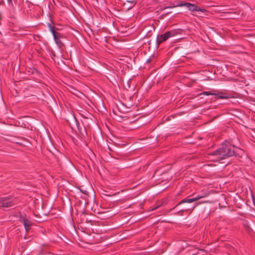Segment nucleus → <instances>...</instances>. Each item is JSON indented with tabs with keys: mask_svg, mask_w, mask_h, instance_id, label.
<instances>
[{
	"mask_svg": "<svg viewBox=\"0 0 255 255\" xmlns=\"http://www.w3.org/2000/svg\"><path fill=\"white\" fill-rule=\"evenodd\" d=\"M78 189L80 190V191H81L82 193H84V194H85V195H88V192L87 190H83L81 187H79V188H78Z\"/></svg>",
	"mask_w": 255,
	"mask_h": 255,
	"instance_id": "nucleus-12",
	"label": "nucleus"
},
{
	"mask_svg": "<svg viewBox=\"0 0 255 255\" xmlns=\"http://www.w3.org/2000/svg\"><path fill=\"white\" fill-rule=\"evenodd\" d=\"M158 207H156V208H153V209H152V210H155V209H156V208H158Z\"/></svg>",
	"mask_w": 255,
	"mask_h": 255,
	"instance_id": "nucleus-15",
	"label": "nucleus"
},
{
	"mask_svg": "<svg viewBox=\"0 0 255 255\" xmlns=\"http://www.w3.org/2000/svg\"><path fill=\"white\" fill-rule=\"evenodd\" d=\"M178 32L175 30H170L166 32L163 34H161L157 36L156 39V43L158 46L163 42L166 41L169 37L174 36L177 34Z\"/></svg>",
	"mask_w": 255,
	"mask_h": 255,
	"instance_id": "nucleus-3",
	"label": "nucleus"
},
{
	"mask_svg": "<svg viewBox=\"0 0 255 255\" xmlns=\"http://www.w3.org/2000/svg\"><path fill=\"white\" fill-rule=\"evenodd\" d=\"M47 26L48 28H49L50 31L51 32L52 34H53L54 33L56 32V29H57L56 27L53 26L52 24L50 23H48L47 24Z\"/></svg>",
	"mask_w": 255,
	"mask_h": 255,
	"instance_id": "nucleus-10",
	"label": "nucleus"
},
{
	"mask_svg": "<svg viewBox=\"0 0 255 255\" xmlns=\"http://www.w3.org/2000/svg\"><path fill=\"white\" fill-rule=\"evenodd\" d=\"M187 4V7L191 11H201L203 12L206 11L205 9L201 8L194 4L188 2Z\"/></svg>",
	"mask_w": 255,
	"mask_h": 255,
	"instance_id": "nucleus-7",
	"label": "nucleus"
},
{
	"mask_svg": "<svg viewBox=\"0 0 255 255\" xmlns=\"http://www.w3.org/2000/svg\"><path fill=\"white\" fill-rule=\"evenodd\" d=\"M200 95H204L206 96H209V95H218V94H217L216 93H212L211 91H205L202 93Z\"/></svg>",
	"mask_w": 255,
	"mask_h": 255,
	"instance_id": "nucleus-11",
	"label": "nucleus"
},
{
	"mask_svg": "<svg viewBox=\"0 0 255 255\" xmlns=\"http://www.w3.org/2000/svg\"><path fill=\"white\" fill-rule=\"evenodd\" d=\"M54 39L55 43L57 45L59 49H63L64 47V44L62 41V39L65 38V36L63 34L58 32H56L53 34Z\"/></svg>",
	"mask_w": 255,
	"mask_h": 255,
	"instance_id": "nucleus-4",
	"label": "nucleus"
},
{
	"mask_svg": "<svg viewBox=\"0 0 255 255\" xmlns=\"http://www.w3.org/2000/svg\"><path fill=\"white\" fill-rule=\"evenodd\" d=\"M187 3H188L187 2H185L184 1H179L177 2V3L176 5H173L172 6H167V7H166L165 8H172V7H174L176 6H186V7H187Z\"/></svg>",
	"mask_w": 255,
	"mask_h": 255,
	"instance_id": "nucleus-9",
	"label": "nucleus"
},
{
	"mask_svg": "<svg viewBox=\"0 0 255 255\" xmlns=\"http://www.w3.org/2000/svg\"><path fill=\"white\" fill-rule=\"evenodd\" d=\"M150 61H151V59H150V58H149V59H148L146 60V63H149L150 62Z\"/></svg>",
	"mask_w": 255,
	"mask_h": 255,
	"instance_id": "nucleus-14",
	"label": "nucleus"
},
{
	"mask_svg": "<svg viewBox=\"0 0 255 255\" xmlns=\"http://www.w3.org/2000/svg\"><path fill=\"white\" fill-rule=\"evenodd\" d=\"M10 197L0 198V208H8L14 205L13 201L10 200Z\"/></svg>",
	"mask_w": 255,
	"mask_h": 255,
	"instance_id": "nucleus-5",
	"label": "nucleus"
},
{
	"mask_svg": "<svg viewBox=\"0 0 255 255\" xmlns=\"http://www.w3.org/2000/svg\"><path fill=\"white\" fill-rule=\"evenodd\" d=\"M19 221L23 223L26 232H28L30 230L33 223L26 218V215L22 216L21 214L19 217Z\"/></svg>",
	"mask_w": 255,
	"mask_h": 255,
	"instance_id": "nucleus-6",
	"label": "nucleus"
},
{
	"mask_svg": "<svg viewBox=\"0 0 255 255\" xmlns=\"http://www.w3.org/2000/svg\"><path fill=\"white\" fill-rule=\"evenodd\" d=\"M127 2H130L131 4H133V5H134L136 3V1L135 0H127Z\"/></svg>",
	"mask_w": 255,
	"mask_h": 255,
	"instance_id": "nucleus-13",
	"label": "nucleus"
},
{
	"mask_svg": "<svg viewBox=\"0 0 255 255\" xmlns=\"http://www.w3.org/2000/svg\"><path fill=\"white\" fill-rule=\"evenodd\" d=\"M218 94V95H215L216 97V99H228L232 97L230 94L223 93H216Z\"/></svg>",
	"mask_w": 255,
	"mask_h": 255,
	"instance_id": "nucleus-8",
	"label": "nucleus"
},
{
	"mask_svg": "<svg viewBox=\"0 0 255 255\" xmlns=\"http://www.w3.org/2000/svg\"><path fill=\"white\" fill-rule=\"evenodd\" d=\"M243 153L244 151L242 149L235 146L229 141H226L215 151L211 152L210 155L216 156L218 160H221L233 156L242 157Z\"/></svg>",
	"mask_w": 255,
	"mask_h": 255,
	"instance_id": "nucleus-1",
	"label": "nucleus"
},
{
	"mask_svg": "<svg viewBox=\"0 0 255 255\" xmlns=\"http://www.w3.org/2000/svg\"><path fill=\"white\" fill-rule=\"evenodd\" d=\"M202 196H196L191 198L190 196L181 200L176 205L170 209V211L179 208V210L176 213L178 215H182L184 212L191 213L198 205L202 202L198 201L203 198Z\"/></svg>",
	"mask_w": 255,
	"mask_h": 255,
	"instance_id": "nucleus-2",
	"label": "nucleus"
}]
</instances>
